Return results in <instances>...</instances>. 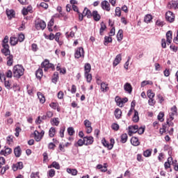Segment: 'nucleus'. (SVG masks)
<instances>
[{
    "label": "nucleus",
    "instance_id": "f257e3e1",
    "mask_svg": "<svg viewBox=\"0 0 178 178\" xmlns=\"http://www.w3.org/2000/svg\"><path fill=\"white\" fill-rule=\"evenodd\" d=\"M13 77L20 79L24 74V67L22 65H16L13 69Z\"/></svg>",
    "mask_w": 178,
    "mask_h": 178
},
{
    "label": "nucleus",
    "instance_id": "f03ea898",
    "mask_svg": "<svg viewBox=\"0 0 178 178\" xmlns=\"http://www.w3.org/2000/svg\"><path fill=\"white\" fill-rule=\"evenodd\" d=\"M74 56L76 59L79 58H84V49L83 47H79L75 51Z\"/></svg>",
    "mask_w": 178,
    "mask_h": 178
},
{
    "label": "nucleus",
    "instance_id": "7ed1b4c3",
    "mask_svg": "<svg viewBox=\"0 0 178 178\" xmlns=\"http://www.w3.org/2000/svg\"><path fill=\"white\" fill-rule=\"evenodd\" d=\"M165 19L167 22H169V23H173V22H175V14L171 11H168L165 13Z\"/></svg>",
    "mask_w": 178,
    "mask_h": 178
},
{
    "label": "nucleus",
    "instance_id": "20e7f679",
    "mask_svg": "<svg viewBox=\"0 0 178 178\" xmlns=\"http://www.w3.org/2000/svg\"><path fill=\"white\" fill-rule=\"evenodd\" d=\"M47 27V24L42 20H39L35 24L37 30H44Z\"/></svg>",
    "mask_w": 178,
    "mask_h": 178
},
{
    "label": "nucleus",
    "instance_id": "39448f33",
    "mask_svg": "<svg viewBox=\"0 0 178 178\" xmlns=\"http://www.w3.org/2000/svg\"><path fill=\"white\" fill-rule=\"evenodd\" d=\"M84 126L86 127V133L88 134H90L92 131V127H91V122L88 120H85L84 122Z\"/></svg>",
    "mask_w": 178,
    "mask_h": 178
},
{
    "label": "nucleus",
    "instance_id": "423d86ee",
    "mask_svg": "<svg viewBox=\"0 0 178 178\" xmlns=\"http://www.w3.org/2000/svg\"><path fill=\"white\" fill-rule=\"evenodd\" d=\"M137 130H138V125H134V126H129V136H131L133 134H135V133H137Z\"/></svg>",
    "mask_w": 178,
    "mask_h": 178
},
{
    "label": "nucleus",
    "instance_id": "0eeeda50",
    "mask_svg": "<svg viewBox=\"0 0 178 178\" xmlns=\"http://www.w3.org/2000/svg\"><path fill=\"white\" fill-rule=\"evenodd\" d=\"M101 6L104 10H107V12H109V10H111V4H109V2H108V1H102Z\"/></svg>",
    "mask_w": 178,
    "mask_h": 178
},
{
    "label": "nucleus",
    "instance_id": "6e6552de",
    "mask_svg": "<svg viewBox=\"0 0 178 178\" xmlns=\"http://www.w3.org/2000/svg\"><path fill=\"white\" fill-rule=\"evenodd\" d=\"M83 141L85 145H91L94 143V138L92 136H85L83 137Z\"/></svg>",
    "mask_w": 178,
    "mask_h": 178
},
{
    "label": "nucleus",
    "instance_id": "1a4fd4ad",
    "mask_svg": "<svg viewBox=\"0 0 178 178\" xmlns=\"http://www.w3.org/2000/svg\"><path fill=\"white\" fill-rule=\"evenodd\" d=\"M173 116H177V108L176 107V106H173L171 108V113H170V118L171 119V120H173V119H175Z\"/></svg>",
    "mask_w": 178,
    "mask_h": 178
},
{
    "label": "nucleus",
    "instance_id": "9d476101",
    "mask_svg": "<svg viewBox=\"0 0 178 178\" xmlns=\"http://www.w3.org/2000/svg\"><path fill=\"white\" fill-rule=\"evenodd\" d=\"M168 9H178V2L172 1L168 4Z\"/></svg>",
    "mask_w": 178,
    "mask_h": 178
},
{
    "label": "nucleus",
    "instance_id": "9b49d317",
    "mask_svg": "<svg viewBox=\"0 0 178 178\" xmlns=\"http://www.w3.org/2000/svg\"><path fill=\"white\" fill-rule=\"evenodd\" d=\"M2 47H3V49H1L2 54H3L5 56H8L10 55V50H9V45H3Z\"/></svg>",
    "mask_w": 178,
    "mask_h": 178
},
{
    "label": "nucleus",
    "instance_id": "f8f14e48",
    "mask_svg": "<svg viewBox=\"0 0 178 178\" xmlns=\"http://www.w3.org/2000/svg\"><path fill=\"white\" fill-rule=\"evenodd\" d=\"M121 60H122V54L117 55L113 63V65L114 66V67H115V66H118L120 63Z\"/></svg>",
    "mask_w": 178,
    "mask_h": 178
},
{
    "label": "nucleus",
    "instance_id": "ddd939ff",
    "mask_svg": "<svg viewBox=\"0 0 178 178\" xmlns=\"http://www.w3.org/2000/svg\"><path fill=\"white\" fill-rule=\"evenodd\" d=\"M14 154L17 158H20L22 155V148H20V146H17L14 149Z\"/></svg>",
    "mask_w": 178,
    "mask_h": 178
},
{
    "label": "nucleus",
    "instance_id": "4468645a",
    "mask_svg": "<svg viewBox=\"0 0 178 178\" xmlns=\"http://www.w3.org/2000/svg\"><path fill=\"white\" fill-rule=\"evenodd\" d=\"M82 14L83 17L87 16L88 19L92 17V13H91V11L87 8H84Z\"/></svg>",
    "mask_w": 178,
    "mask_h": 178
},
{
    "label": "nucleus",
    "instance_id": "2eb2a0df",
    "mask_svg": "<svg viewBox=\"0 0 178 178\" xmlns=\"http://www.w3.org/2000/svg\"><path fill=\"white\" fill-rule=\"evenodd\" d=\"M124 90H125L129 94H131L133 87H131V84L129 83H126L124 86Z\"/></svg>",
    "mask_w": 178,
    "mask_h": 178
},
{
    "label": "nucleus",
    "instance_id": "dca6fc26",
    "mask_svg": "<svg viewBox=\"0 0 178 178\" xmlns=\"http://www.w3.org/2000/svg\"><path fill=\"white\" fill-rule=\"evenodd\" d=\"M92 16L95 22H99V20H101V15L98 14V11L97 10L92 12Z\"/></svg>",
    "mask_w": 178,
    "mask_h": 178
},
{
    "label": "nucleus",
    "instance_id": "f3484780",
    "mask_svg": "<svg viewBox=\"0 0 178 178\" xmlns=\"http://www.w3.org/2000/svg\"><path fill=\"white\" fill-rule=\"evenodd\" d=\"M1 155H4V156H8L12 154V149L7 147L5 150H1L0 152Z\"/></svg>",
    "mask_w": 178,
    "mask_h": 178
},
{
    "label": "nucleus",
    "instance_id": "a211bd4d",
    "mask_svg": "<svg viewBox=\"0 0 178 178\" xmlns=\"http://www.w3.org/2000/svg\"><path fill=\"white\" fill-rule=\"evenodd\" d=\"M131 144H132V145H134V147H138V145H140V141L138 140V138L132 137L131 139Z\"/></svg>",
    "mask_w": 178,
    "mask_h": 178
},
{
    "label": "nucleus",
    "instance_id": "6ab92c4d",
    "mask_svg": "<svg viewBox=\"0 0 178 178\" xmlns=\"http://www.w3.org/2000/svg\"><path fill=\"white\" fill-rule=\"evenodd\" d=\"M34 137H35V141H37L38 143L39 141H41V140H42V136H41L38 131H34Z\"/></svg>",
    "mask_w": 178,
    "mask_h": 178
},
{
    "label": "nucleus",
    "instance_id": "aec40b11",
    "mask_svg": "<svg viewBox=\"0 0 178 178\" xmlns=\"http://www.w3.org/2000/svg\"><path fill=\"white\" fill-rule=\"evenodd\" d=\"M132 120L133 122H134V123H137L138 122V120H140V117L138 116V111H137L136 110H134V114L132 118Z\"/></svg>",
    "mask_w": 178,
    "mask_h": 178
},
{
    "label": "nucleus",
    "instance_id": "412c9836",
    "mask_svg": "<svg viewBox=\"0 0 178 178\" xmlns=\"http://www.w3.org/2000/svg\"><path fill=\"white\" fill-rule=\"evenodd\" d=\"M17 42H19L17 38L13 36L10 38V45L14 47L15 45H17Z\"/></svg>",
    "mask_w": 178,
    "mask_h": 178
},
{
    "label": "nucleus",
    "instance_id": "4be33fe9",
    "mask_svg": "<svg viewBox=\"0 0 178 178\" xmlns=\"http://www.w3.org/2000/svg\"><path fill=\"white\" fill-rule=\"evenodd\" d=\"M100 90L102 92H106V91H108V90H109V87H108V84H106L105 82H102L101 83Z\"/></svg>",
    "mask_w": 178,
    "mask_h": 178
},
{
    "label": "nucleus",
    "instance_id": "5701e85b",
    "mask_svg": "<svg viewBox=\"0 0 178 178\" xmlns=\"http://www.w3.org/2000/svg\"><path fill=\"white\" fill-rule=\"evenodd\" d=\"M13 65V55L9 54L7 57V65L12 66Z\"/></svg>",
    "mask_w": 178,
    "mask_h": 178
},
{
    "label": "nucleus",
    "instance_id": "b1692460",
    "mask_svg": "<svg viewBox=\"0 0 178 178\" xmlns=\"http://www.w3.org/2000/svg\"><path fill=\"white\" fill-rule=\"evenodd\" d=\"M108 167L106 166V163H104V165L103 166L101 164H98L97 165V169H99L101 170V172H105L106 170H108Z\"/></svg>",
    "mask_w": 178,
    "mask_h": 178
},
{
    "label": "nucleus",
    "instance_id": "393cba45",
    "mask_svg": "<svg viewBox=\"0 0 178 178\" xmlns=\"http://www.w3.org/2000/svg\"><path fill=\"white\" fill-rule=\"evenodd\" d=\"M114 115L116 119H120V118H122V110L116 108L115 110Z\"/></svg>",
    "mask_w": 178,
    "mask_h": 178
},
{
    "label": "nucleus",
    "instance_id": "a878e982",
    "mask_svg": "<svg viewBox=\"0 0 178 178\" xmlns=\"http://www.w3.org/2000/svg\"><path fill=\"white\" fill-rule=\"evenodd\" d=\"M38 97L40 104H44L45 102V97L40 92H38Z\"/></svg>",
    "mask_w": 178,
    "mask_h": 178
},
{
    "label": "nucleus",
    "instance_id": "bb28decb",
    "mask_svg": "<svg viewBox=\"0 0 178 178\" xmlns=\"http://www.w3.org/2000/svg\"><path fill=\"white\" fill-rule=\"evenodd\" d=\"M152 154V149H147L143 152V156L145 158H149Z\"/></svg>",
    "mask_w": 178,
    "mask_h": 178
},
{
    "label": "nucleus",
    "instance_id": "cd10ccee",
    "mask_svg": "<svg viewBox=\"0 0 178 178\" xmlns=\"http://www.w3.org/2000/svg\"><path fill=\"white\" fill-rule=\"evenodd\" d=\"M6 15L8 18L12 19V17H15V10H6Z\"/></svg>",
    "mask_w": 178,
    "mask_h": 178
},
{
    "label": "nucleus",
    "instance_id": "c85d7f7f",
    "mask_svg": "<svg viewBox=\"0 0 178 178\" xmlns=\"http://www.w3.org/2000/svg\"><path fill=\"white\" fill-rule=\"evenodd\" d=\"M44 74V72H42V69L39 68L36 72H35V76L37 79H41V77H42V75Z\"/></svg>",
    "mask_w": 178,
    "mask_h": 178
},
{
    "label": "nucleus",
    "instance_id": "c756f323",
    "mask_svg": "<svg viewBox=\"0 0 178 178\" xmlns=\"http://www.w3.org/2000/svg\"><path fill=\"white\" fill-rule=\"evenodd\" d=\"M167 42L171 44L172 42V31H168L166 33Z\"/></svg>",
    "mask_w": 178,
    "mask_h": 178
},
{
    "label": "nucleus",
    "instance_id": "7c9ffc66",
    "mask_svg": "<svg viewBox=\"0 0 178 178\" xmlns=\"http://www.w3.org/2000/svg\"><path fill=\"white\" fill-rule=\"evenodd\" d=\"M117 40L118 41H122L123 40V30L120 29L117 34Z\"/></svg>",
    "mask_w": 178,
    "mask_h": 178
},
{
    "label": "nucleus",
    "instance_id": "2f4dec72",
    "mask_svg": "<svg viewBox=\"0 0 178 178\" xmlns=\"http://www.w3.org/2000/svg\"><path fill=\"white\" fill-rule=\"evenodd\" d=\"M172 161H173V158L172 157L168 158V161L164 163L165 169H169V168H170V162H172Z\"/></svg>",
    "mask_w": 178,
    "mask_h": 178
},
{
    "label": "nucleus",
    "instance_id": "473e14b6",
    "mask_svg": "<svg viewBox=\"0 0 178 178\" xmlns=\"http://www.w3.org/2000/svg\"><path fill=\"white\" fill-rule=\"evenodd\" d=\"M106 30V25L104 22L101 23V28L99 29V34L100 35H104V31Z\"/></svg>",
    "mask_w": 178,
    "mask_h": 178
},
{
    "label": "nucleus",
    "instance_id": "72a5a7b5",
    "mask_svg": "<svg viewBox=\"0 0 178 178\" xmlns=\"http://www.w3.org/2000/svg\"><path fill=\"white\" fill-rule=\"evenodd\" d=\"M152 20V15L147 14L144 17V22L145 23H149Z\"/></svg>",
    "mask_w": 178,
    "mask_h": 178
},
{
    "label": "nucleus",
    "instance_id": "f704fd0d",
    "mask_svg": "<svg viewBox=\"0 0 178 178\" xmlns=\"http://www.w3.org/2000/svg\"><path fill=\"white\" fill-rule=\"evenodd\" d=\"M115 102L117 103L118 106H120V108L123 106V102L119 97H115Z\"/></svg>",
    "mask_w": 178,
    "mask_h": 178
},
{
    "label": "nucleus",
    "instance_id": "c9c22d12",
    "mask_svg": "<svg viewBox=\"0 0 178 178\" xmlns=\"http://www.w3.org/2000/svg\"><path fill=\"white\" fill-rule=\"evenodd\" d=\"M85 77L88 83H91V81L92 80V75H91V74L89 72H85Z\"/></svg>",
    "mask_w": 178,
    "mask_h": 178
},
{
    "label": "nucleus",
    "instance_id": "e433bc0d",
    "mask_svg": "<svg viewBox=\"0 0 178 178\" xmlns=\"http://www.w3.org/2000/svg\"><path fill=\"white\" fill-rule=\"evenodd\" d=\"M85 73H90L91 72V65L90 63H86L84 65Z\"/></svg>",
    "mask_w": 178,
    "mask_h": 178
},
{
    "label": "nucleus",
    "instance_id": "4c0bfd02",
    "mask_svg": "<svg viewBox=\"0 0 178 178\" xmlns=\"http://www.w3.org/2000/svg\"><path fill=\"white\" fill-rule=\"evenodd\" d=\"M67 173H70V175H72V176H76L77 175V170L76 169L67 168Z\"/></svg>",
    "mask_w": 178,
    "mask_h": 178
},
{
    "label": "nucleus",
    "instance_id": "58836bf2",
    "mask_svg": "<svg viewBox=\"0 0 178 178\" xmlns=\"http://www.w3.org/2000/svg\"><path fill=\"white\" fill-rule=\"evenodd\" d=\"M152 84H154V83L152 82V81H143L141 83V87H145V86H152Z\"/></svg>",
    "mask_w": 178,
    "mask_h": 178
},
{
    "label": "nucleus",
    "instance_id": "ea45409f",
    "mask_svg": "<svg viewBox=\"0 0 178 178\" xmlns=\"http://www.w3.org/2000/svg\"><path fill=\"white\" fill-rule=\"evenodd\" d=\"M109 42H112V38L111 36H105L104 42V45H108Z\"/></svg>",
    "mask_w": 178,
    "mask_h": 178
},
{
    "label": "nucleus",
    "instance_id": "a19ab883",
    "mask_svg": "<svg viewBox=\"0 0 178 178\" xmlns=\"http://www.w3.org/2000/svg\"><path fill=\"white\" fill-rule=\"evenodd\" d=\"M56 130L55 129V128L51 127L50 128L49 131V137L52 138L55 136V133H56Z\"/></svg>",
    "mask_w": 178,
    "mask_h": 178
},
{
    "label": "nucleus",
    "instance_id": "79ce46f5",
    "mask_svg": "<svg viewBox=\"0 0 178 178\" xmlns=\"http://www.w3.org/2000/svg\"><path fill=\"white\" fill-rule=\"evenodd\" d=\"M127 138H128L127 134H123L121 136V143L124 144V143H127Z\"/></svg>",
    "mask_w": 178,
    "mask_h": 178
},
{
    "label": "nucleus",
    "instance_id": "37998d69",
    "mask_svg": "<svg viewBox=\"0 0 178 178\" xmlns=\"http://www.w3.org/2000/svg\"><path fill=\"white\" fill-rule=\"evenodd\" d=\"M147 97L149 99H152L155 97V93L152 92V90H149L147 91Z\"/></svg>",
    "mask_w": 178,
    "mask_h": 178
},
{
    "label": "nucleus",
    "instance_id": "c03bdc74",
    "mask_svg": "<svg viewBox=\"0 0 178 178\" xmlns=\"http://www.w3.org/2000/svg\"><path fill=\"white\" fill-rule=\"evenodd\" d=\"M8 42H9V37L8 35H6L2 41V47H3V45H9Z\"/></svg>",
    "mask_w": 178,
    "mask_h": 178
},
{
    "label": "nucleus",
    "instance_id": "a18cd8bd",
    "mask_svg": "<svg viewBox=\"0 0 178 178\" xmlns=\"http://www.w3.org/2000/svg\"><path fill=\"white\" fill-rule=\"evenodd\" d=\"M83 147V145H85L84 139H79L78 142L75 144V146L77 147Z\"/></svg>",
    "mask_w": 178,
    "mask_h": 178
},
{
    "label": "nucleus",
    "instance_id": "49530a36",
    "mask_svg": "<svg viewBox=\"0 0 178 178\" xmlns=\"http://www.w3.org/2000/svg\"><path fill=\"white\" fill-rule=\"evenodd\" d=\"M102 143L104 145V147H106V148H108V149H109V142L106 141V140L105 138L102 140Z\"/></svg>",
    "mask_w": 178,
    "mask_h": 178
},
{
    "label": "nucleus",
    "instance_id": "de8ad7c7",
    "mask_svg": "<svg viewBox=\"0 0 178 178\" xmlns=\"http://www.w3.org/2000/svg\"><path fill=\"white\" fill-rule=\"evenodd\" d=\"M156 26H158L159 27H163V26H165V22L163 21H161V19H158L156 22Z\"/></svg>",
    "mask_w": 178,
    "mask_h": 178
},
{
    "label": "nucleus",
    "instance_id": "09e8293b",
    "mask_svg": "<svg viewBox=\"0 0 178 178\" xmlns=\"http://www.w3.org/2000/svg\"><path fill=\"white\" fill-rule=\"evenodd\" d=\"M66 129V127H63L60 129V136L61 138H63L65 137V130Z\"/></svg>",
    "mask_w": 178,
    "mask_h": 178
},
{
    "label": "nucleus",
    "instance_id": "8fccbe9b",
    "mask_svg": "<svg viewBox=\"0 0 178 178\" xmlns=\"http://www.w3.org/2000/svg\"><path fill=\"white\" fill-rule=\"evenodd\" d=\"M6 77H8V79H12V76H13V72H12V70H8L6 72Z\"/></svg>",
    "mask_w": 178,
    "mask_h": 178
},
{
    "label": "nucleus",
    "instance_id": "3c124183",
    "mask_svg": "<svg viewBox=\"0 0 178 178\" xmlns=\"http://www.w3.org/2000/svg\"><path fill=\"white\" fill-rule=\"evenodd\" d=\"M52 166L53 168H54L55 169H57V170H59V169H60V165H59V163L56 161H54L52 163Z\"/></svg>",
    "mask_w": 178,
    "mask_h": 178
},
{
    "label": "nucleus",
    "instance_id": "603ef678",
    "mask_svg": "<svg viewBox=\"0 0 178 178\" xmlns=\"http://www.w3.org/2000/svg\"><path fill=\"white\" fill-rule=\"evenodd\" d=\"M31 178H40V172H31Z\"/></svg>",
    "mask_w": 178,
    "mask_h": 178
},
{
    "label": "nucleus",
    "instance_id": "864d4df0",
    "mask_svg": "<svg viewBox=\"0 0 178 178\" xmlns=\"http://www.w3.org/2000/svg\"><path fill=\"white\" fill-rule=\"evenodd\" d=\"M144 131H145V127H140V128H138V129H137V133H138V134H143Z\"/></svg>",
    "mask_w": 178,
    "mask_h": 178
},
{
    "label": "nucleus",
    "instance_id": "5fc2aeb1",
    "mask_svg": "<svg viewBox=\"0 0 178 178\" xmlns=\"http://www.w3.org/2000/svg\"><path fill=\"white\" fill-rule=\"evenodd\" d=\"M115 16H118L119 17H120V16H122V11L120 10V7H117L115 8Z\"/></svg>",
    "mask_w": 178,
    "mask_h": 178
},
{
    "label": "nucleus",
    "instance_id": "6e6d98bb",
    "mask_svg": "<svg viewBox=\"0 0 178 178\" xmlns=\"http://www.w3.org/2000/svg\"><path fill=\"white\" fill-rule=\"evenodd\" d=\"M67 133L69 136H73V134H74V129H73V127H68Z\"/></svg>",
    "mask_w": 178,
    "mask_h": 178
},
{
    "label": "nucleus",
    "instance_id": "4d7b16f0",
    "mask_svg": "<svg viewBox=\"0 0 178 178\" xmlns=\"http://www.w3.org/2000/svg\"><path fill=\"white\" fill-rule=\"evenodd\" d=\"M17 40L19 42H23V41H24V34H19Z\"/></svg>",
    "mask_w": 178,
    "mask_h": 178
},
{
    "label": "nucleus",
    "instance_id": "13d9d810",
    "mask_svg": "<svg viewBox=\"0 0 178 178\" xmlns=\"http://www.w3.org/2000/svg\"><path fill=\"white\" fill-rule=\"evenodd\" d=\"M109 144L108 149H112V148H113V145H115V139L111 138Z\"/></svg>",
    "mask_w": 178,
    "mask_h": 178
},
{
    "label": "nucleus",
    "instance_id": "bf43d9fd",
    "mask_svg": "<svg viewBox=\"0 0 178 178\" xmlns=\"http://www.w3.org/2000/svg\"><path fill=\"white\" fill-rule=\"evenodd\" d=\"M52 122L54 124V126H59V118H54L52 119Z\"/></svg>",
    "mask_w": 178,
    "mask_h": 178
},
{
    "label": "nucleus",
    "instance_id": "052dcab7",
    "mask_svg": "<svg viewBox=\"0 0 178 178\" xmlns=\"http://www.w3.org/2000/svg\"><path fill=\"white\" fill-rule=\"evenodd\" d=\"M48 176H49V177H54V176H55V170H49L48 172Z\"/></svg>",
    "mask_w": 178,
    "mask_h": 178
},
{
    "label": "nucleus",
    "instance_id": "680f3d73",
    "mask_svg": "<svg viewBox=\"0 0 178 178\" xmlns=\"http://www.w3.org/2000/svg\"><path fill=\"white\" fill-rule=\"evenodd\" d=\"M163 116H165V114L163 113H159V114L158 115V120L160 122H163Z\"/></svg>",
    "mask_w": 178,
    "mask_h": 178
},
{
    "label": "nucleus",
    "instance_id": "e2e57ef3",
    "mask_svg": "<svg viewBox=\"0 0 178 178\" xmlns=\"http://www.w3.org/2000/svg\"><path fill=\"white\" fill-rule=\"evenodd\" d=\"M111 129H113V130H115V131H118V130H119V124L114 123L111 125Z\"/></svg>",
    "mask_w": 178,
    "mask_h": 178
},
{
    "label": "nucleus",
    "instance_id": "0e129e2a",
    "mask_svg": "<svg viewBox=\"0 0 178 178\" xmlns=\"http://www.w3.org/2000/svg\"><path fill=\"white\" fill-rule=\"evenodd\" d=\"M156 102L154 99H149L148 101V104L150 106H154V105H155Z\"/></svg>",
    "mask_w": 178,
    "mask_h": 178
},
{
    "label": "nucleus",
    "instance_id": "69168bd1",
    "mask_svg": "<svg viewBox=\"0 0 178 178\" xmlns=\"http://www.w3.org/2000/svg\"><path fill=\"white\" fill-rule=\"evenodd\" d=\"M8 169H9V165H6L5 167H3L1 170V175H5V172H6V170H8Z\"/></svg>",
    "mask_w": 178,
    "mask_h": 178
},
{
    "label": "nucleus",
    "instance_id": "338daca9",
    "mask_svg": "<svg viewBox=\"0 0 178 178\" xmlns=\"http://www.w3.org/2000/svg\"><path fill=\"white\" fill-rule=\"evenodd\" d=\"M49 106L52 108V109L56 110V108H58V104L53 102L49 104Z\"/></svg>",
    "mask_w": 178,
    "mask_h": 178
},
{
    "label": "nucleus",
    "instance_id": "774afa93",
    "mask_svg": "<svg viewBox=\"0 0 178 178\" xmlns=\"http://www.w3.org/2000/svg\"><path fill=\"white\" fill-rule=\"evenodd\" d=\"M5 162H6L5 158L0 157V169L1 168H2L3 165H5Z\"/></svg>",
    "mask_w": 178,
    "mask_h": 178
}]
</instances>
